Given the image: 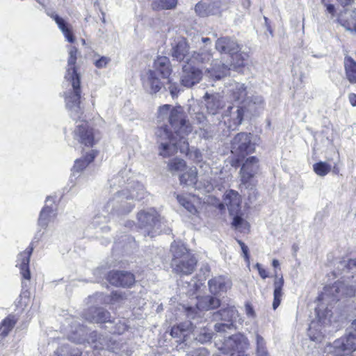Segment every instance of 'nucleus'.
I'll use <instances>...</instances> for the list:
<instances>
[{
  "label": "nucleus",
  "instance_id": "1",
  "mask_svg": "<svg viewBox=\"0 0 356 356\" xmlns=\"http://www.w3.org/2000/svg\"><path fill=\"white\" fill-rule=\"evenodd\" d=\"M78 50L70 46L68 49V60L65 81L69 88L65 92V108L70 117L80 120L74 131V138L86 146H93L99 139L100 134L90 127L88 122L83 120V111L81 106V90L80 86L81 75L76 66Z\"/></svg>",
  "mask_w": 356,
  "mask_h": 356
},
{
  "label": "nucleus",
  "instance_id": "2",
  "mask_svg": "<svg viewBox=\"0 0 356 356\" xmlns=\"http://www.w3.org/2000/svg\"><path fill=\"white\" fill-rule=\"evenodd\" d=\"M172 255L171 268L180 275H188L195 270L197 260L195 255L181 242L174 241L171 244Z\"/></svg>",
  "mask_w": 356,
  "mask_h": 356
},
{
  "label": "nucleus",
  "instance_id": "3",
  "mask_svg": "<svg viewBox=\"0 0 356 356\" xmlns=\"http://www.w3.org/2000/svg\"><path fill=\"white\" fill-rule=\"evenodd\" d=\"M264 101L260 95H253L242 101L240 105L229 106L225 115H229L235 125L241 124L244 118L256 115L264 107Z\"/></svg>",
  "mask_w": 356,
  "mask_h": 356
},
{
  "label": "nucleus",
  "instance_id": "4",
  "mask_svg": "<svg viewBox=\"0 0 356 356\" xmlns=\"http://www.w3.org/2000/svg\"><path fill=\"white\" fill-rule=\"evenodd\" d=\"M252 135L245 132L237 134L231 142L232 154L236 157L233 165L239 164L243 159L253 153L255 150V145L252 143Z\"/></svg>",
  "mask_w": 356,
  "mask_h": 356
},
{
  "label": "nucleus",
  "instance_id": "5",
  "mask_svg": "<svg viewBox=\"0 0 356 356\" xmlns=\"http://www.w3.org/2000/svg\"><path fill=\"white\" fill-rule=\"evenodd\" d=\"M216 347L223 354L233 351L230 356H247L245 350L248 348V339L242 334L238 333L229 337L223 342L215 341Z\"/></svg>",
  "mask_w": 356,
  "mask_h": 356
},
{
  "label": "nucleus",
  "instance_id": "6",
  "mask_svg": "<svg viewBox=\"0 0 356 356\" xmlns=\"http://www.w3.org/2000/svg\"><path fill=\"white\" fill-rule=\"evenodd\" d=\"M238 317V311L234 307H227L214 312L213 319L220 321L214 325V330L218 333H226L235 329L234 321Z\"/></svg>",
  "mask_w": 356,
  "mask_h": 356
},
{
  "label": "nucleus",
  "instance_id": "7",
  "mask_svg": "<svg viewBox=\"0 0 356 356\" xmlns=\"http://www.w3.org/2000/svg\"><path fill=\"white\" fill-rule=\"evenodd\" d=\"M356 350V334L351 330L343 337L335 340L333 345L328 347L326 356H348L345 351Z\"/></svg>",
  "mask_w": 356,
  "mask_h": 356
},
{
  "label": "nucleus",
  "instance_id": "8",
  "mask_svg": "<svg viewBox=\"0 0 356 356\" xmlns=\"http://www.w3.org/2000/svg\"><path fill=\"white\" fill-rule=\"evenodd\" d=\"M220 300L211 296L197 297L195 307H188L185 309L186 315L190 319L201 318V312L213 309L220 306Z\"/></svg>",
  "mask_w": 356,
  "mask_h": 356
},
{
  "label": "nucleus",
  "instance_id": "9",
  "mask_svg": "<svg viewBox=\"0 0 356 356\" xmlns=\"http://www.w3.org/2000/svg\"><path fill=\"white\" fill-rule=\"evenodd\" d=\"M169 122L174 131L179 134H188L192 130L189 122L180 107L171 109Z\"/></svg>",
  "mask_w": 356,
  "mask_h": 356
},
{
  "label": "nucleus",
  "instance_id": "10",
  "mask_svg": "<svg viewBox=\"0 0 356 356\" xmlns=\"http://www.w3.org/2000/svg\"><path fill=\"white\" fill-rule=\"evenodd\" d=\"M108 282L115 286L131 287L136 282L133 273L122 270H111L106 276Z\"/></svg>",
  "mask_w": 356,
  "mask_h": 356
},
{
  "label": "nucleus",
  "instance_id": "11",
  "mask_svg": "<svg viewBox=\"0 0 356 356\" xmlns=\"http://www.w3.org/2000/svg\"><path fill=\"white\" fill-rule=\"evenodd\" d=\"M241 197L237 191L234 190L227 191L223 196V202L220 203L218 208L220 210L227 207L230 216L240 213L241 212Z\"/></svg>",
  "mask_w": 356,
  "mask_h": 356
},
{
  "label": "nucleus",
  "instance_id": "12",
  "mask_svg": "<svg viewBox=\"0 0 356 356\" xmlns=\"http://www.w3.org/2000/svg\"><path fill=\"white\" fill-rule=\"evenodd\" d=\"M33 243H31L22 252H20L17 257L16 266L20 270L22 277L29 280L31 279V272L29 268L31 256L33 252Z\"/></svg>",
  "mask_w": 356,
  "mask_h": 356
},
{
  "label": "nucleus",
  "instance_id": "13",
  "mask_svg": "<svg viewBox=\"0 0 356 356\" xmlns=\"http://www.w3.org/2000/svg\"><path fill=\"white\" fill-rule=\"evenodd\" d=\"M202 72L191 65H186L183 67L181 82L183 86L191 88L199 83L202 79Z\"/></svg>",
  "mask_w": 356,
  "mask_h": 356
},
{
  "label": "nucleus",
  "instance_id": "14",
  "mask_svg": "<svg viewBox=\"0 0 356 356\" xmlns=\"http://www.w3.org/2000/svg\"><path fill=\"white\" fill-rule=\"evenodd\" d=\"M220 7L219 0H202L195 7V13L200 17H207L218 13Z\"/></svg>",
  "mask_w": 356,
  "mask_h": 356
},
{
  "label": "nucleus",
  "instance_id": "15",
  "mask_svg": "<svg viewBox=\"0 0 356 356\" xmlns=\"http://www.w3.org/2000/svg\"><path fill=\"white\" fill-rule=\"evenodd\" d=\"M85 319L89 323H105L111 321V314L101 307H95L85 314Z\"/></svg>",
  "mask_w": 356,
  "mask_h": 356
},
{
  "label": "nucleus",
  "instance_id": "16",
  "mask_svg": "<svg viewBox=\"0 0 356 356\" xmlns=\"http://www.w3.org/2000/svg\"><path fill=\"white\" fill-rule=\"evenodd\" d=\"M207 110L211 115L217 114L225 106L223 98L219 94L206 93L204 96Z\"/></svg>",
  "mask_w": 356,
  "mask_h": 356
},
{
  "label": "nucleus",
  "instance_id": "17",
  "mask_svg": "<svg viewBox=\"0 0 356 356\" xmlns=\"http://www.w3.org/2000/svg\"><path fill=\"white\" fill-rule=\"evenodd\" d=\"M216 49L220 53L228 54L231 56L240 51V47L237 42L227 37L217 40Z\"/></svg>",
  "mask_w": 356,
  "mask_h": 356
},
{
  "label": "nucleus",
  "instance_id": "18",
  "mask_svg": "<svg viewBox=\"0 0 356 356\" xmlns=\"http://www.w3.org/2000/svg\"><path fill=\"white\" fill-rule=\"evenodd\" d=\"M97 153L95 151L90 150L83 158L76 159L72 168V176H79V174L88 165V164L93 161Z\"/></svg>",
  "mask_w": 356,
  "mask_h": 356
},
{
  "label": "nucleus",
  "instance_id": "19",
  "mask_svg": "<svg viewBox=\"0 0 356 356\" xmlns=\"http://www.w3.org/2000/svg\"><path fill=\"white\" fill-rule=\"evenodd\" d=\"M177 199L181 206H182L189 213L196 215L198 210L196 204L199 203V200L195 195H177Z\"/></svg>",
  "mask_w": 356,
  "mask_h": 356
},
{
  "label": "nucleus",
  "instance_id": "20",
  "mask_svg": "<svg viewBox=\"0 0 356 356\" xmlns=\"http://www.w3.org/2000/svg\"><path fill=\"white\" fill-rule=\"evenodd\" d=\"M210 292L214 295L225 292L230 286L229 280L225 277L218 276L211 279L208 282Z\"/></svg>",
  "mask_w": 356,
  "mask_h": 356
},
{
  "label": "nucleus",
  "instance_id": "21",
  "mask_svg": "<svg viewBox=\"0 0 356 356\" xmlns=\"http://www.w3.org/2000/svg\"><path fill=\"white\" fill-rule=\"evenodd\" d=\"M230 67L221 63L220 61H216L212 64L211 67L207 70L208 76L213 80H219L229 74Z\"/></svg>",
  "mask_w": 356,
  "mask_h": 356
},
{
  "label": "nucleus",
  "instance_id": "22",
  "mask_svg": "<svg viewBox=\"0 0 356 356\" xmlns=\"http://www.w3.org/2000/svg\"><path fill=\"white\" fill-rule=\"evenodd\" d=\"M158 72H159L162 79L165 81L160 83L161 85L164 86L165 83L168 84L170 83L169 76L171 74V68L170 65V60L167 57H157V73Z\"/></svg>",
  "mask_w": 356,
  "mask_h": 356
},
{
  "label": "nucleus",
  "instance_id": "23",
  "mask_svg": "<svg viewBox=\"0 0 356 356\" xmlns=\"http://www.w3.org/2000/svg\"><path fill=\"white\" fill-rule=\"evenodd\" d=\"M188 52V46L186 39L178 38L172 49V56L177 60H183Z\"/></svg>",
  "mask_w": 356,
  "mask_h": 356
},
{
  "label": "nucleus",
  "instance_id": "24",
  "mask_svg": "<svg viewBox=\"0 0 356 356\" xmlns=\"http://www.w3.org/2000/svg\"><path fill=\"white\" fill-rule=\"evenodd\" d=\"M258 159L255 156L248 158L241 168V178H252L258 170Z\"/></svg>",
  "mask_w": 356,
  "mask_h": 356
},
{
  "label": "nucleus",
  "instance_id": "25",
  "mask_svg": "<svg viewBox=\"0 0 356 356\" xmlns=\"http://www.w3.org/2000/svg\"><path fill=\"white\" fill-rule=\"evenodd\" d=\"M191 331H194L193 323L190 321H186L174 326L171 329L170 335L175 338H183V341H185L186 337H188Z\"/></svg>",
  "mask_w": 356,
  "mask_h": 356
},
{
  "label": "nucleus",
  "instance_id": "26",
  "mask_svg": "<svg viewBox=\"0 0 356 356\" xmlns=\"http://www.w3.org/2000/svg\"><path fill=\"white\" fill-rule=\"evenodd\" d=\"M247 96L246 87L243 83H235L232 85L230 89L229 97L231 100L235 102L236 105H240V103L245 100Z\"/></svg>",
  "mask_w": 356,
  "mask_h": 356
},
{
  "label": "nucleus",
  "instance_id": "27",
  "mask_svg": "<svg viewBox=\"0 0 356 356\" xmlns=\"http://www.w3.org/2000/svg\"><path fill=\"white\" fill-rule=\"evenodd\" d=\"M56 217V213L51 207L44 206L40 211L38 224L42 227H46L49 223Z\"/></svg>",
  "mask_w": 356,
  "mask_h": 356
},
{
  "label": "nucleus",
  "instance_id": "28",
  "mask_svg": "<svg viewBox=\"0 0 356 356\" xmlns=\"http://www.w3.org/2000/svg\"><path fill=\"white\" fill-rule=\"evenodd\" d=\"M156 80V72L154 70H149L142 76L143 86L144 89L149 94L156 93L154 82Z\"/></svg>",
  "mask_w": 356,
  "mask_h": 356
},
{
  "label": "nucleus",
  "instance_id": "29",
  "mask_svg": "<svg viewBox=\"0 0 356 356\" xmlns=\"http://www.w3.org/2000/svg\"><path fill=\"white\" fill-rule=\"evenodd\" d=\"M232 216H233L232 226L234 229L244 234L249 232L250 225L249 222L242 217L241 212L232 215Z\"/></svg>",
  "mask_w": 356,
  "mask_h": 356
},
{
  "label": "nucleus",
  "instance_id": "30",
  "mask_svg": "<svg viewBox=\"0 0 356 356\" xmlns=\"http://www.w3.org/2000/svg\"><path fill=\"white\" fill-rule=\"evenodd\" d=\"M185 184H193V187L201 193H209L213 187L209 179H185Z\"/></svg>",
  "mask_w": 356,
  "mask_h": 356
},
{
  "label": "nucleus",
  "instance_id": "31",
  "mask_svg": "<svg viewBox=\"0 0 356 356\" xmlns=\"http://www.w3.org/2000/svg\"><path fill=\"white\" fill-rule=\"evenodd\" d=\"M344 67L348 80L351 83H356V62L351 57L346 56Z\"/></svg>",
  "mask_w": 356,
  "mask_h": 356
},
{
  "label": "nucleus",
  "instance_id": "32",
  "mask_svg": "<svg viewBox=\"0 0 356 356\" xmlns=\"http://www.w3.org/2000/svg\"><path fill=\"white\" fill-rule=\"evenodd\" d=\"M284 286V279L282 277L277 278L276 277L274 282V292H273V308L276 309L281 302V298L283 296L282 288Z\"/></svg>",
  "mask_w": 356,
  "mask_h": 356
},
{
  "label": "nucleus",
  "instance_id": "33",
  "mask_svg": "<svg viewBox=\"0 0 356 356\" xmlns=\"http://www.w3.org/2000/svg\"><path fill=\"white\" fill-rule=\"evenodd\" d=\"M17 323V318L13 314H9L0 324V334L6 337L13 330Z\"/></svg>",
  "mask_w": 356,
  "mask_h": 356
},
{
  "label": "nucleus",
  "instance_id": "34",
  "mask_svg": "<svg viewBox=\"0 0 356 356\" xmlns=\"http://www.w3.org/2000/svg\"><path fill=\"white\" fill-rule=\"evenodd\" d=\"M332 291L336 292L337 298L340 296L339 293L341 296H352L355 293V288L353 286H346L343 282H338L332 286Z\"/></svg>",
  "mask_w": 356,
  "mask_h": 356
},
{
  "label": "nucleus",
  "instance_id": "35",
  "mask_svg": "<svg viewBox=\"0 0 356 356\" xmlns=\"http://www.w3.org/2000/svg\"><path fill=\"white\" fill-rule=\"evenodd\" d=\"M212 58L210 50L202 49L199 51H194L190 61L193 63H204L209 62Z\"/></svg>",
  "mask_w": 356,
  "mask_h": 356
},
{
  "label": "nucleus",
  "instance_id": "36",
  "mask_svg": "<svg viewBox=\"0 0 356 356\" xmlns=\"http://www.w3.org/2000/svg\"><path fill=\"white\" fill-rule=\"evenodd\" d=\"M138 220L141 228L147 227L155 223L156 216L152 213L142 211L138 213Z\"/></svg>",
  "mask_w": 356,
  "mask_h": 356
},
{
  "label": "nucleus",
  "instance_id": "37",
  "mask_svg": "<svg viewBox=\"0 0 356 356\" xmlns=\"http://www.w3.org/2000/svg\"><path fill=\"white\" fill-rule=\"evenodd\" d=\"M193 330L196 334V340L202 343L209 341L213 337L212 330L207 327H202L200 330H195L193 328Z\"/></svg>",
  "mask_w": 356,
  "mask_h": 356
},
{
  "label": "nucleus",
  "instance_id": "38",
  "mask_svg": "<svg viewBox=\"0 0 356 356\" xmlns=\"http://www.w3.org/2000/svg\"><path fill=\"white\" fill-rule=\"evenodd\" d=\"M58 28L65 36V39L70 43H73L75 41V38L72 33V26L67 23L65 20L61 21L58 19Z\"/></svg>",
  "mask_w": 356,
  "mask_h": 356
},
{
  "label": "nucleus",
  "instance_id": "39",
  "mask_svg": "<svg viewBox=\"0 0 356 356\" xmlns=\"http://www.w3.org/2000/svg\"><path fill=\"white\" fill-rule=\"evenodd\" d=\"M248 54L243 52H238L232 55L231 66L234 69L241 67L245 65V61L248 58Z\"/></svg>",
  "mask_w": 356,
  "mask_h": 356
},
{
  "label": "nucleus",
  "instance_id": "40",
  "mask_svg": "<svg viewBox=\"0 0 356 356\" xmlns=\"http://www.w3.org/2000/svg\"><path fill=\"white\" fill-rule=\"evenodd\" d=\"M177 149L178 147L177 144H162L160 154L164 157L170 156L175 154L177 152Z\"/></svg>",
  "mask_w": 356,
  "mask_h": 356
},
{
  "label": "nucleus",
  "instance_id": "41",
  "mask_svg": "<svg viewBox=\"0 0 356 356\" xmlns=\"http://www.w3.org/2000/svg\"><path fill=\"white\" fill-rule=\"evenodd\" d=\"M186 167L184 160L179 158L172 159L168 163V168L171 171H182Z\"/></svg>",
  "mask_w": 356,
  "mask_h": 356
},
{
  "label": "nucleus",
  "instance_id": "42",
  "mask_svg": "<svg viewBox=\"0 0 356 356\" xmlns=\"http://www.w3.org/2000/svg\"><path fill=\"white\" fill-rule=\"evenodd\" d=\"M313 168L315 172L321 177L326 175L331 170L330 165L325 162L317 163L314 165Z\"/></svg>",
  "mask_w": 356,
  "mask_h": 356
},
{
  "label": "nucleus",
  "instance_id": "43",
  "mask_svg": "<svg viewBox=\"0 0 356 356\" xmlns=\"http://www.w3.org/2000/svg\"><path fill=\"white\" fill-rule=\"evenodd\" d=\"M128 329L129 325L127 324V323L124 321L120 320L115 324L113 334L120 335L127 331Z\"/></svg>",
  "mask_w": 356,
  "mask_h": 356
},
{
  "label": "nucleus",
  "instance_id": "44",
  "mask_svg": "<svg viewBox=\"0 0 356 356\" xmlns=\"http://www.w3.org/2000/svg\"><path fill=\"white\" fill-rule=\"evenodd\" d=\"M127 299L126 293L124 292L114 291H112L110 295L109 302L114 304L115 302H120Z\"/></svg>",
  "mask_w": 356,
  "mask_h": 356
},
{
  "label": "nucleus",
  "instance_id": "45",
  "mask_svg": "<svg viewBox=\"0 0 356 356\" xmlns=\"http://www.w3.org/2000/svg\"><path fill=\"white\" fill-rule=\"evenodd\" d=\"M178 0H157V6L162 9H174L177 4Z\"/></svg>",
  "mask_w": 356,
  "mask_h": 356
},
{
  "label": "nucleus",
  "instance_id": "46",
  "mask_svg": "<svg viewBox=\"0 0 356 356\" xmlns=\"http://www.w3.org/2000/svg\"><path fill=\"white\" fill-rule=\"evenodd\" d=\"M111 60V58L108 56H99L94 60L93 63L97 68L102 69L106 67Z\"/></svg>",
  "mask_w": 356,
  "mask_h": 356
},
{
  "label": "nucleus",
  "instance_id": "47",
  "mask_svg": "<svg viewBox=\"0 0 356 356\" xmlns=\"http://www.w3.org/2000/svg\"><path fill=\"white\" fill-rule=\"evenodd\" d=\"M209 353L205 348H199L192 350L188 355L190 356H209Z\"/></svg>",
  "mask_w": 356,
  "mask_h": 356
},
{
  "label": "nucleus",
  "instance_id": "48",
  "mask_svg": "<svg viewBox=\"0 0 356 356\" xmlns=\"http://www.w3.org/2000/svg\"><path fill=\"white\" fill-rule=\"evenodd\" d=\"M179 150L181 153L187 154L189 150L188 143L181 136V138L179 143Z\"/></svg>",
  "mask_w": 356,
  "mask_h": 356
},
{
  "label": "nucleus",
  "instance_id": "49",
  "mask_svg": "<svg viewBox=\"0 0 356 356\" xmlns=\"http://www.w3.org/2000/svg\"><path fill=\"white\" fill-rule=\"evenodd\" d=\"M237 243L241 246V250L243 253V256L246 261L249 260L248 247L241 240L236 239Z\"/></svg>",
  "mask_w": 356,
  "mask_h": 356
},
{
  "label": "nucleus",
  "instance_id": "50",
  "mask_svg": "<svg viewBox=\"0 0 356 356\" xmlns=\"http://www.w3.org/2000/svg\"><path fill=\"white\" fill-rule=\"evenodd\" d=\"M257 349H260L266 347V341L264 338L259 334L256 335Z\"/></svg>",
  "mask_w": 356,
  "mask_h": 356
},
{
  "label": "nucleus",
  "instance_id": "51",
  "mask_svg": "<svg viewBox=\"0 0 356 356\" xmlns=\"http://www.w3.org/2000/svg\"><path fill=\"white\" fill-rule=\"evenodd\" d=\"M170 107H171V106L169 104H165L163 106H161L159 108V115L160 116H164V115L168 116V113L170 109Z\"/></svg>",
  "mask_w": 356,
  "mask_h": 356
},
{
  "label": "nucleus",
  "instance_id": "52",
  "mask_svg": "<svg viewBox=\"0 0 356 356\" xmlns=\"http://www.w3.org/2000/svg\"><path fill=\"white\" fill-rule=\"evenodd\" d=\"M255 267L258 270L259 275L263 279H266V277H268V273H267L266 270L261 267L260 264L257 263L256 265H255Z\"/></svg>",
  "mask_w": 356,
  "mask_h": 356
},
{
  "label": "nucleus",
  "instance_id": "53",
  "mask_svg": "<svg viewBox=\"0 0 356 356\" xmlns=\"http://www.w3.org/2000/svg\"><path fill=\"white\" fill-rule=\"evenodd\" d=\"M245 313L248 316L253 318L254 316V311L252 306L249 303H246L245 305Z\"/></svg>",
  "mask_w": 356,
  "mask_h": 356
},
{
  "label": "nucleus",
  "instance_id": "54",
  "mask_svg": "<svg viewBox=\"0 0 356 356\" xmlns=\"http://www.w3.org/2000/svg\"><path fill=\"white\" fill-rule=\"evenodd\" d=\"M308 332H309L308 334H309V337L311 338V339L312 341L318 340L320 339V337H321V334L320 333H317L316 334L312 333V326H309V330H308Z\"/></svg>",
  "mask_w": 356,
  "mask_h": 356
},
{
  "label": "nucleus",
  "instance_id": "55",
  "mask_svg": "<svg viewBox=\"0 0 356 356\" xmlns=\"http://www.w3.org/2000/svg\"><path fill=\"white\" fill-rule=\"evenodd\" d=\"M345 22L343 25L346 27L348 30L354 31L356 32V19H353V22L350 24L349 22L346 24Z\"/></svg>",
  "mask_w": 356,
  "mask_h": 356
},
{
  "label": "nucleus",
  "instance_id": "56",
  "mask_svg": "<svg viewBox=\"0 0 356 356\" xmlns=\"http://www.w3.org/2000/svg\"><path fill=\"white\" fill-rule=\"evenodd\" d=\"M346 267L350 270H356V259H350L348 261Z\"/></svg>",
  "mask_w": 356,
  "mask_h": 356
},
{
  "label": "nucleus",
  "instance_id": "57",
  "mask_svg": "<svg viewBox=\"0 0 356 356\" xmlns=\"http://www.w3.org/2000/svg\"><path fill=\"white\" fill-rule=\"evenodd\" d=\"M257 356H270L266 348L257 349Z\"/></svg>",
  "mask_w": 356,
  "mask_h": 356
},
{
  "label": "nucleus",
  "instance_id": "58",
  "mask_svg": "<svg viewBox=\"0 0 356 356\" xmlns=\"http://www.w3.org/2000/svg\"><path fill=\"white\" fill-rule=\"evenodd\" d=\"M47 14L55 21V22L56 23L57 25H58V23H59L58 19H60L61 21H64V19L62 17L58 16L55 13H48Z\"/></svg>",
  "mask_w": 356,
  "mask_h": 356
},
{
  "label": "nucleus",
  "instance_id": "59",
  "mask_svg": "<svg viewBox=\"0 0 356 356\" xmlns=\"http://www.w3.org/2000/svg\"><path fill=\"white\" fill-rule=\"evenodd\" d=\"M349 102L353 106H356V94L350 93L348 96Z\"/></svg>",
  "mask_w": 356,
  "mask_h": 356
},
{
  "label": "nucleus",
  "instance_id": "60",
  "mask_svg": "<svg viewBox=\"0 0 356 356\" xmlns=\"http://www.w3.org/2000/svg\"><path fill=\"white\" fill-rule=\"evenodd\" d=\"M169 90H170V93H171V95L172 96H175L178 92V91L177 90V88L175 86H172V85H170L169 86Z\"/></svg>",
  "mask_w": 356,
  "mask_h": 356
},
{
  "label": "nucleus",
  "instance_id": "61",
  "mask_svg": "<svg viewBox=\"0 0 356 356\" xmlns=\"http://www.w3.org/2000/svg\"><path fill=\"white\" fill-rule=\"evenodd\" d=\"M349 330L356 334V319L353 321Z\"/></svg>",
  "mask_w": 356,
  "mask_h": 356
},
{
  "label": "nucleus",
  "instance_id": "62",
  "mask_svg": "<svg viewBox=\"0 0 356 356\" xmlns=\"http://www.w3.org/2000/svg\"><path fill=\"white\" fill-rule=\"evenodd\" d=\"M327 10L328 13L333 14L334 12V6L332 4H327Z\"/></svg>",
  "mask_w": 356,
  "mask_h": 356
},
{
  "label": "nucleus",
  "instance_id": "63",
  "mask_svg": "<svg viewBox=\"0 0 356 356\" xmlns=\"http://www.w3.org/2000/svg\"><path fill=\"white\" fill-rule=\"evenodd\" d=\"M243 5L245 8H248L250 6V0H243Z\"/></svg>",
  "mask_w": 356,
  "mask_h": 356
},
{
  "label": "nucleus",
  "instance_id": "64",
  "mask_svg": "<svg viewBox=\"0 0 356 356\" xmlns=\"http://www.w3.org/2000/svg\"><path fill=\"white\" fill-rule=\"evenodd\" d=\"M70 356H82V352L80 350H77L74 353L71 354Z\"/></svg>",
  "mask_w": 356,
  "mask_h": 356
}]
</instances>
